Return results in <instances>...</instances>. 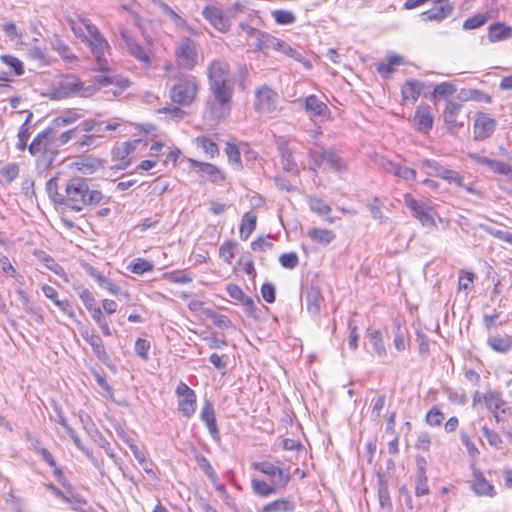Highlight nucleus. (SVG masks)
Returning <instances> with one entry per match:
<instances>
[{
	"instance_id": "nucleus-49",
	"label": "nucleus",
	"mask_w": 512,
	"mask_h": 512,
	"mask_svg": "<svg viewBox=\"0 0 512 512\" xmlns=\"http://www.w3.org/2000/svg\"><path fill=\"white\" fill-rule=\"evenodd\" d=\"M272 16L279 25H290L296 21L295 14L289 10H274Z\"/></svg>"
},
{
	"instance_id": "nucleus-48",
	"label": "nucleus",
	"mask_w": 512,
	"mask_h": 512,
	"mask_svg": "<svg viewBox=\"0 0 512 512\" xmlns=\"http://www.w3.org/2000/svg\"><path fill=\"white\" fill-rule=\"evenodd\" d=\"M311 211L320 216H325L331 212V207L322 199L317 197H310L308 200Z\"/></svg>"
},
{
	"instance_id": "nucleus-58",
	"label": "nucleus",
	"mask_w": 512,
	"mask_h": 512,
	"mask_svg": "<svg viewBox=\"0 0 512 512\" xmlns=\"http://www.w3.org/2000/svg\"><path fill=\"white\" fill-rule=\"evenodd\" d=\"M460 439H461L462 444L465 446L469 456L473 459L477 458L479 456L480 452H479L478 448L476 447V445L473 443V441L470 439V436L468 435V433L465 431H461Z\"/></svg>"
},
{
	"instance_id": "nucleus-13",
	"label": "nucleus",
	"mask_w": 512,
	"mask_h": 512,
	"mask_svg": "<svg viewBox=\"0 0 512 512\" xmlns=\"http://www.w3.org/2000/svg\"><path fill=\"white\" fill-rule=\"evenodd\" d=\"M404 203L412 212L413 217L428 228L436 227L434 218L430 215L424 203L416 200L411 194L404 195Z\"/></svg>"
},
{
	"instance_id": "nucleus-44",
	"label": "nucleus",
	"mask_w": 512,
	"mask_h": 512,
	"mask_svg": "<svg viewBox=\"0 0 512 512\" xmlns=\"http://www.w3.org/2000/svg\"><path fill=\"white\" fill-rule=\"evenodd\" d=\"M203 313L209 318L212 320V322L214 323V325H216L217 327H219L220 329H227L229 327L232 326V322L231 320L226 316V315H223V314H219L217 312H215L214 310L212 309H204L203 310Z\"/></svg>"
},
{
	"instance_id": "nucleus-36",
	"label": "nucleus",
	"mask_w": 512,
	"mask_h": 512,
	"mask_svg": "<svg viewBox=\"0 0 512 512\" xmlns=\"http://www.w3.org/2000/svg\"><path fill=\"white\" fill-rule=\"evenodd\" d=\"M423 89V84L417 80H408L402 86L401 93L404 100L415 102Z\"/></svg>"
},
{
	"instance_id": "nucleus-17",
	"label": "nucleus",
	"mask_w": 512,
	"mask_h": 512,
	"mask_svg": "<svg viewBox=\"0 0 512 512\" xmlns=\"http://www.w3.org/2000/svg\"><path fill=\"white\" fill-rule=\"evenodd\" d=\"M202 15L219 32L225 33L229 30V20L218 7L208 5L203 9Z\"/></svg>"
},
{
	"instance_id": "nucleus-47",
	"label": "nucleus",
	"mask_w": 512,
	"mask_h": 512,
	"mask_svg": "<svg viewBox=\"0 0 512 512\" xmlns=\"http://www.w3.org/2000/svg\"><path fill=\"white\" fill-rule=\"evenodd\" d=\"M46 191L49 197L55 204L62 205V201H64L63 195L64 193H60L58 191L57 178L52 177L46 183Z\"/></svg>"
},
{
	"instance_id": "nucleus-45",
	"label": "nucleus",
	"mask_w": 512,
	"mask_h": 512,
	"mask_svg": "<svg viewBox=\"0 0 512 512\" xmlns=\"http://www.w3.org/2000/svg\"><path fill=\"white\" fill-rule=\"evenodd\" d=\"M195 460L199 466V468L204 472V474L215 483L217 480V474L210 464L209 460L202 454H197L195 456Z\"/></svg>"
},
{
	"instance_id": "nucleus-53",
	"label": "nucleus",
	"mask_w": 512,
	"mask_h": 512,
	"mask_svg": "<svg viewBox=\"0 0 512 512\" xmlns=\"http://www.w3.org/2000/svg\"><path fill=\"white\" fill-rule=\"evenodd\" d=\"M198 147L202 148L210 157L218 154L219 150L215 142L205 136H199L195 139Z\"/></svg>"
},
{
	"instance_id": "nucleus-23",
	"label": "nucleus",
	"mask_w": 512,
	"mask_h": 512,
	"mask_svg": "<svg viewBox=\"0 0 512 512\" xmlns=\"http://www.w3.org/2000/svg\"><path fill=\"white\" fill-rule=\"evenodd\" d=\"M200 419L206 424L212 438L214 440L220 439L217 421L215 417V410L211 402L207 401L200 413Z\"/></svg>"
},
{
	"instance_id": "nucleus-52",
	"label": "nucleus",
	"mask_w": 512,
	"mask_h": 512,
	"mask_svg": "<svg viewBox=\"0 0 512 512\" xmlns=\"http://www.w3.org/2000/svg\"><path fill=\"white\" fill-rule=\"evenodd\" d=\"M91 314L92 319L99 325L104 336H111L112 331L109 327L107 320L105 319L101 308L94 309Z\"/></svg>"
},
{
	"instance_id": "nucleus-59",
	"label": "nucleus",
	"mask_w": 512,
	"mask_h": 512,
	"mask_svg": "<svg viewBox=\"0 0 512 512\" xmlns=\"http://www.w3.org/2000/svg\"><path fill=\"white\" fill-rule=\"evenodd\" d=\"M98 284L112 295L117 296L122 294L121 287L105 276L98 277Z\"/></svg>"
},
{
	"instance_id": "nucleus-28",
	"label": "nucleus",
	"mask_w": 512,
	"mask_h": 512,
	"mask_svg": "<svg viewBox=\"0 0 512 512\" xmlns=\"http://www.w3.org/2000/svg\"><path fill=\"white\" fill-rule=\"evenodd\" d=\"M472 490L479 496L493 497L495 490L492 484L483 476L481 472H475L471 481Z\"/></svg>"
},
{
	"instance_id": "nucleus-42",
	"label": "nucleus",
	"mask_w": 512,
	"mask_h": 512,
	"mask_svg": "<svg viewBox=\"0 0 512 512\" xmlns=\"http://www.w3.org/2000/svg\"><path fill=\"white\" fill-rule=\"evenodd\" d=\"M403 62V59L399 55H390L387 57L386 62H381L377 64V71L378 73L383 76L387 77L389 74H391L394 71V66L400 65Z\"/></svg>"
},
{
	"instance_id": "nucleus-50",
	"label": "nucleus",
	"mask_w": 512,
	"mask_h": 512,
	"mask_svg": "<svg viewBox=\"0 0 512 512\" xmlns=\"http://www.w3.org/2000/svg\"><path fill=\"white\" fill-rule=\"evenodd\" d=\"M481 430L483 436L487 439L490 446L494 447L497 450L503 448V440L496 431L491 430L486 426H483Z\"/></svg>"
},
{
	"instance_id": "nucleus-29",
	"label": "nucleus",
	"mask_w": 512,
	"mask_h": 512,
	"mask_svg": "<svg viewBox=\"0 0 512 512\" xmlns=\"http://www.w3.org/2000/svg\"><path fill=\"white\" fill-rule=\"evenodd\" d=\"M453 12V6L449 3L435 7L433 9L424 11L420 14L422 21H436L441 22L450 16Z\"/></svg>"
},
{
	"instance_id": "nucleus-31",
	"label": "nucleus",
	"mask_w": 512,
	"mask_h": 512,
	"mask_svg": "<svg viewBox=\"0 0 512 512\" xmlns=\"http://www.w3.org/2000/svg\"><path fill=\"white\" fill-rule=\"evenodd\" d=\"M384 169L405 181H414L417 175L414 169L402 166L401 164L392 161H387L384 165Z\"/></svg>"
},
{
	"instance_id": "nucleus-8",
	"label": "nucleus",
	"mask_w": 512,
	"mask_h": 512,
	"mask_svg": "<svg viewBox=\"0 0 512 512\" xmlns=\"http://www.w3.org/2000/svg\"><path fill=\"white\" fill-rule=\"evenodd\" d=\"M278 93L268 86H262L255 91V109L260 113H271L277 109Z\"/></svg>"
},
{
	"instance_id": "nucleus-51",
	"label": "nucleus",
	"mask_w": 512,
	"mask_h": 512,
	"mask_svg": "<svg viewBox=\"0 0 512 512\" xmlns=\"http://www.w3.org/2000/svg\"><path fill=\"white\" fill-rule=\"evenodd\" d=\"M225 152L228 156L230 163L235 165L237 169L242 168L241 153L237 145L228 142L226 144Z\"/></svg>"
},
{
	"instance_id": "nucleus-46",
	"label": "nucleus",
	"mask_w": 512,
	"mask_h": 512,
	"mask_svg": "<svg viewBox=\"0 0 512 512\" xmlns=\"http://www.w3.org/2000/svg\"><path fill=\"white\" fill-rule=\"evenodd\" d=\"M153 268H154V265L152 264V262H150L146 259H142V258H137V259L133 260L130 263V265L128 266V269L132 273L138 274V275H142L145 272L152 271Z\"/></svg>"
},
{
	"instance_id": "nucleus-63",
	"label": "nucleus",
	"mask_w": 512,
	"mask_h": 512,
	"mask_svg": "<svg viewBox=\"0 0 512 512\" xmlns=\"http://www.w3.org/2000/svg\"><path fill=\"white\" fill-rule=\"evenodd\" d=\"M98 138L96 135L88 134L84 135L83 138L76 142V146L78 150L88 151L91 148H95L98 146Z\"/></svg>"
},
{
	"instance_id": "nucleus-7",
	"label": "nucleus",
	"mask_w": 512,
	"mask_h": 512,
	"mask_svg": "<svg viewBox=\"0 0 512 512\" xmlns=\"http://www.w3.org/2000/svg\"><path fill=\"white\" fill-rule=\"evenodd\" d=\"M175 57L181 67L188 70L193 69L197 63L195 42L188 37L183 38L176 48Z\"/></svg>"
},
{
	"instance_id": "nucleus-6",
	"label": "nucleus",
	"mask_w": 512,
	"mask_h": 512,
	"mask_svg": "<svg viewBox=\"0 0 512 512\" xmlns=\"http://www.w3.org/2000/svg\"><path fill=\"white\" fill-rule=\"evenodd\" d=\"M480 404H484L485 408L493 414L496 421H499V411L505 404L500 393L493 390H488L485 393H481L478 390L475 391L472 397V407L476 409Z\"/></svg>"
},
{
	"instance_id": "nucleus-60",
	"label": "nucleus",
	"mask_w": 512,
	"mask_h": 512,
	"mask_svg": "<svg viewBox=\"0 0 512 512\" xmlns=\"http://www.w3.org/2000/svg\"><path fill=\"white\" fill-rule=\"evenodd\" d=\"M159 113L168 115L169 119L178 122L183 119L185 112L178 106L169 105L158 110Z\"/></svg>"
},
{
	"instance_id": "nucleus-18",
	"label": "nucleus",
	"mask_w": 512,
	"mask_h": 512,
	"mask_svg": "<svg viewBox=\"0 0 512 512\" xmlns=\"http://www.w3.org/2000/svg\"><path fill=\"white\" fill-rule=\"evenodd\" d=\"M423 165L435 171V175L448 183H454L457 186H463V176L455 170L447 169L433 160H425Z\"/></svg>"
},
{
	"instance_id": "nucleus-24",
	"label": "nucleus",
	"mask_w": 512,
	"mask_h": 512,
	"mask_svg": "<svg viewBox=\"0 0 512 512\" xmlns=\"http://www.w3.org/2000/svg\"><path fill=\"white\" fill-rule=\"evenodd\" d=\"M417 476L415 480V495L421 497L429 493L428 478L426 476V461L423 457H417Z\"/></svg>"
},
{
	"instance_id": "nucleus-11",
	"label": "nucleus",
	"mask_w": 512,
	"mask_h": 512,
	"mask_svg": "<svg viewBox=\"0 0 512 512\" xmlns=\"http://www.w3.org/2000/svg\"><path fill=\"white\" fill-rule=\"evenodd\" d=\"M94 83L98 86V89L109 88L105 93H111L113 97H117L122 94V92L130 85L127 78L116 74L96 76Z\"/></svg>"
},
{
	"instance_id": "nucleus-39",
	"label": "nucleus",
	"mask_w": 512,
	"mask_h": 512,
	"mask_svg": "<svg viewBox=\"0 0 512 512\" xmlns=\"http://www.w3.org/2000/svg\"><path fill=\"white\" fill-rule=\"evenodd\" d=\"M393 334V344L395 349L399 352L406 350V338L408 335V330L406 327L402 326L398 320H395L393 323Z\"/></svg>"
},
{
	"instance_id": "nucleus-16",
	"label": "nucleus",
	"mask_w": 512,
	"mask_h": 512,
	"mask_svg": "<svg viewBox=\"0 0 512 512\" xmlns=\"http://www.w3.org/2000/svg\"><path fill=\"white\" fill-rule=\"evenodd\" d=\"M55 132L49 126L38 133L28 147L33 156L44 155L48 146L54 142Z\"/></svg>"
},
{
	"instance_id": "nucleus-9",
	"label": "nucleus",
	"mask_w": 512,
	"mask_h": 512,
	"mask_svg": "<svg viewBox=\"0 0 512 512\" xmlns=\"http://www.w3.org/2000/svg\"><path fill=\"white\" fill-rule=\"evenodd\" d=\"M120 37L132 57L137 59L144 68L151 67L152 59L149 50L141 46L126 29L120 31Z\"/></svg>"
},
{
	"instance_id": "nucleus-20",
	"label": "nucleus",
	"mask_w": 512,
	"mask_h": 512,
	"mask_svg": "<svg viewBox=\"0 0 512 512\" xmlns=\"http://www.w3.org/2000/svg\"><path fill=\"white\" fill-rule=\"evenodd\" d=\"M83 339L92 347V350L96 358L104 364H107L110 360L108 353L104 347V343L99 335L84 330L81 332Z\"/></svg>"
},
{
	"instance_id": "nucleus-32",
	"label": "nucleus",
	"mask_w": 512,
	"mask_h": 512,
	"mask_svg": "<svg viewBox=\"0 0 512 512\" xmlns=\"http://www.w3.org/2000/svg\"><path fill=\"white\" fill-rule=\"evenodd\" d=\"M251 488L256 496L262 498L274 495L280 489L277 485L273 484V482L269 484L266 481L260 479H252Z\"/></svg>"
},
{
	"instance_id": "nucleus-57",
	"label": "nucleus",
	"mask_w": 512,
	"mask_h": 512,
	"mask_svg": "<svg viewBox=\"0 0 512 512\" xmlns=\"http://www.w3.org/2000/svg\"><path fill=\"white\" fill-rule=\"evenodd\" d=\"M236 248V243L227 241L224 242L219 248L220 257L228 264L232 262L234 258V250Z\"/></svg>"
},
{
	"instance_id": "nucleus-43",
	"label": "nucleus",
	"mask_w": 512,
	"mask_h": 512,
	"mask_svg": "<svg viewBox=\"0 0 512 512\" xmlns=\"http://www.w3.org/2000/svg\"><path fill=\"white\" fill-rule=\"evenodd\" d=\"M138 143L139 140H135L133 142H125L117 148L116 155L123 162L119 168L125 169L130 164V160L126 161V158L135 151L136 145Z\"/></svg>"
},
{
	"instance_id": "nucleus-10",
	"label": "nucleus",
	"mask_w": 512,
	"mask_h": 512,
	"mask_svg": "<svg viewBox=\"0 0 512 512\" xmlns=\"http://www.w3.org/2000/svg\"><path fill=\"white\" fill-rule=\"evenodd\" d=\"M253 468L269 477L273 480V484L279 488H285L291 480V476L288 470H285L269 461H261L253 463Z\"/></svg>"
},
{
	"instance_id": "nucleus-19",
	"label": "nucleus",
	"mask_w": 512,
	"mask_h": 512,
	"mask_svg": "<svg viewBox=\"0 0 512 512\" xmlns=\"http://www.w3.org/2000/svg\"><path fill=\"white\" fill-rule=\"evenodd\" d=\"M412 121L419 132L428 133L432 129L434 122L430 107L428 105L418 106Z\"/></svg>"
},
{
	"instance_id": "nucleus-54",
	"label": "nucleus",
	"mask_w": 512,
	"mask_h": 512,
	"mask_svg": "<svg viewBox=\"0 0 512 512\" xmlns=\"http://www.w3.org/2000/svg\"><path fill=\"white\" fill-rule=\"evenodd\" d=\"M489 17L486 14H476L468 19H466L463 22V29L464 30H473L477 29L481 26H483L487 21Z\"/></svg>"
},
{
	"instance_id": "nucleus-33",
	"label": "nucleus",
	"mask_w": 512,
	"mask_h": 512,
	"mask_svg": "<svg viewBox=\"0 0 512 512\" xmlns=\"http://www.w3.org/2000/svg\"><path fill=\"white\" fill-rule=\"evenodd\" d=\"M295 503L290 498H279L265 504L259 512H292Z\"/></svg>"
},
{
	"instance_id": "nucleus-3",
	"label": "nucleus",
	"mask_w": 512,
	"mask_h": 512,
	"mask_svg": "<svg viewBox=\"0 0 512 512\" xmlns=\"http://www.w3.org/2000/svg\"><path fill=\"white\" fill-rule=\"evenodd\" d=\"M63 198L62 205L80 212L84 206L98 205L103 195L99 190L89 189L86 179L74 177L66 183Z\"/></svg>"
},
{
	"instance_id": "nucleus-35",
	"label": "nucleus",
	"mask_w": 512,
	"mask_h": 512,
	"mask_svg": "<svg viewBox=\"0 0 512 512\" xmlns=\"http://www.w3.org/2000/svg\"><path fill=\"white\" fill-rule=\"evenodd\" d=\"M512 36V28L503 23H495L489 27L488 39L495 43L508 39Z\"/></svg>"
},
{
	"instance_id": "nucleus-2",
	"label": "nucleus",
	"mask_w": 512,
	"mask_h": 512,
	"mask_svg": "<svg viewBox=\"0 0 512 512\" xmlns=\"http://www.w3.org/2000/svg\"><path fill=\"white\" fill-rule=\"evenodd\" d=\"M69 25L74 35L89 47L95 58V69L109 71V62L105 55L110 52L111 47L98 27L90 19L81 16L70 19Z\"/></svg>"
},
{
	"instance_id": "nucleus-41",
	"label": "nucleus",
	"mask_w": 512,
	"mask_h": 512,
	"mask_svg": "<svg viewBox=\"0 0 512 512\" xmlns=\"http://www.w3.org/2000/svg\"><path fill=\"white\" fill-rule=\"evenodd\" d=\"M489 347L498 353H507L512 349V337L511 336H493L488 338L487 341Z\"/></svg>"
},
{
	"instance_id": "nucleus-12",
	"label": "nucleus",
	"mask_w": 512,
	"mask_h": 512,
	"mask_svg": "<svg viewBox=\"0 0 512 512\" xmlns=\"http://www.w3.org/2000/svg\"><path fill=\"white\" fill-rule=\"evenodd\" d=\"M176 394L179 397L178 410L186 417H190L196 410L197 396L184 382H180L176 388Z\"/></svg>"
},
{
	"instance_id": "nucleus-15",
	"label": "nucleus",
	"mask_w": 512,
	"mask_h": 512,
	"mask_svg": "<svg viewBox=\"0 0 512 512\" xmlns=\"http://www.w3.org/2000/svg\"><path fill=\"white\" fill-rule=\"evenodd\" d=\"M496 121L485 113H478L474 121V139L484 140L495 131Z\"/></svg>"
},
{
	"instance_id": "nucleus-14",
	"label": "nucleus",
	"mask_w": 512,
	"mask_h": 512,
	"mask_svg": "<svg viewBox=\"0 0 512 512\" xmlns=\"http://www.w3.org/2000/svg\"><path fill=\"white\" fill-rule=\"evenodd\" d=\"M277 150L279 152L282 169L298 176L300 170L294 159V149L289 146L288 141L280 139L277 142Z\"/></svg>"
},
{
	"instance_id": "nucleus-37",
	"label": "nucleus",
	"mask_w": 512,
	"mask_h": 512,
	"mask_svg": "<svg viewBox=\"0 0 512 512\" xmlns=\"http://www.w3.org/2000/svg\"><path fill=\"white\" fill-rule=\"evenodd\" d=\"M307 236L314 242L326 246L335 239L333 231L322 228H311L307 231Z\"/></svg>"
},
{
	"instance_id": "nucleus-21",
	"label": "nucleus",
	"mask_w": 512,
	"mask_h": 512,
	"mask_svg": "<svg viewBox=\"0 0 512 512\" xmlns=\"http://www.w3.org/2000/svg\"><path fill=\"white\" fill-rule=\"evenodd\" d=\"M190 166L201 175L206 176L207 179L213 183L224 181L225 176L215 165L205 162H199L194 159H189Z\"/></svg>"
},
{
	"instance_id": "nucleus-25",
	"label": "nucleus",
	"mask_w": 512,
	"mask_h": 512,
	"mask_svg": "<svg viewBox=\"0 0 512 512\" xmlns=\"http://www.w3.org/2000/svg\"><path fill=\"white\" fill-rule=\"evenodd\" d=\"M82 116L83 115L77 109H69L55 117L49 127L53 128L54 132H58L59 129L77 122Z\"/></svg>"
},
{
	"instance_id": "nucleus-40",
	"label": "nucleus",
	"mask_w": 512,
	"mask_h": 512,
	"mask_svg": "<svg viewBox=\"0 0 512 512\" xmlns=\"http://www.w3.org/2000/svg\"><path fill=\"white\" fill-rule=\"evenodd\" d=\"M33 118V113L30 111H27V116L24 121V123L20 126L18 131V142H17V148L20 151H24L27 147V141L30 137V122Z\"/></svg>"
},
{
	"instance_id": "nucleus-27",
	"label": "nucleus",
	"mask_w": 512,
	"mask_h": 512,
	"mask_svg": "<svg viewBox=\"0 0 512 512\" xmlns=\"http://www.w3.org/2000/svg\"><path fill=\"white\" fill-rule=\"evenodd\" d=\"M366 338L372 352L384 362V359L387 357V349L381 332L379 330H372L367 333Z\"/></svg>"
},
{
	"instance_id": "nucleus-34",
	"label": "nucleus",
	"mask_w": 512,
	"mask_h": 512,
	"mask_svg": "<svg viewBox=\"0 0 512 512\" xmlns=\"http://www.w3.org/2000/svg\"><path fill=\"white\" fill-rule=\"evenodd\" d=\"M320 158L323 159L324 162H326L329 167L336 172L345 171L347 168V164L344 159L334 150L322 151Z\"/></svg>"
},
{
	"instance_id": "nucleus-38",
	"label": "nucleus",
	"mask_w": 512,
	"mask_h": 512,
	"mask_svg": "<svg viewBox=\"0 0 512 512\" xmlns=\"http://www.w3.org/2000/svg\"><path fill=\"white\" fill-rule=\"evenodd\" d=\"M257 216L254 213L247 212L243 215L240 224V238L247 240L256 229Z\"/></svg>"
},
{
	"instance_id": "nucleus-64",
	"label": "nucleus",
	"mask_w": 512,
	"mask_h": 512,
	"mask_svg": "<svg viewBox=\"0 0 512 512\" xmlns=\"http://www.w3.org/2000/svg\"><path fill=\"white\" fill-rule=\"evenodd\" d=\"M443 420L444 414L436 406H433L426 414V422L430 426H439Z\"/></svg>"
},
{
	"instance_id": "nucleus-22",
	"label": "nucleus",
	"mask_w": 512,
	"mask_h": 512,
	"mask_svg": "<svg viewBox=\"0 0 512 512\" xmlns=\"http://www.w3.org/2000/svg\"><path fill=\"white\" fill-rule=\"evenodd\" d=\"M462 109V104L448 100L443 111V120L449 130H459L463 124L457 122V117Z\"/></svg>"
},
{
	"instance_id": "nucleus-26",
	"label": "nucleus",
	"mask_w": 512,
	"mask_h": 512,
	"mask_svg": "<svg viewBox=\"0 0 512 512\" xmlns=\"http://www.w3.org/2000/svg\"><path fill=\"white\" fill-rule=\"evenodd\" d=\"M305 110L311 118L326 117L330 113L328 106L313 94L305 98Z\"/></svg>"
},
{
	"instance_id": "nucleus-5",
	"label": "nucleus",
	"mask_w": 512,
	"mask_h": 512,
	"mask_svg": "<svg viewBox=\"0 0 512 512\" xmlns=\"http://www.w3.org/2000/svg\"><path fill=\"white\" fill-rule=\"evenodd\" d=\"M95 90L96 88L94 87L84 88L83 83L78 77L74 75H68L61 79L59 82V86L53 92V98L64 99L70 95L80 92L82 93V96H87L89 93H92Z\"/></svg>"
},
{
	"instance_id": "nucleus-1",
	"label": "nucleus",
	"mask_w": 512,
	"mask_h": 512,
	"mask_svg": "<svg viewBox=\"0 0 512 512\" xmlns=\"http://www.w3.org/2000/svg\"><path fill=\"white\" fill-rule=\"evenodd\" d=\"M209 90L213 100L207 104L214 120H221L230 113L234 92V80L226 61L216 59L208 66Z\"/></svg>"
},
{
	"instance_id": "nucleus-30",
	"label": "nucleus",
	"mask_w": 512,
	"mask_h": 512,
	"mask_svg": "<svg viewBox=\"0 0 512 512\" xmlns=\"http://www.w3.org/2000/svg\"><path fill=\"white\" fill-rule=\"evenodd\" d=\"M322 303L323 297L319 288L311 287L306 291L307 311L311 315L317 316L320 314Z\"/></svg>"
},
{
	"instance_id": "nucleus-4",
	"label": "nucleus",
	"mask_w": 512,
	"mask_h": 512,
	"mask_svg": "<svg viewBox=\"0 0 512 512\" xmlns=\"http://www.w3.org/2000/svg\"><path fill=\"white\" fill-rule=\"evenodd\" d=\"M199 90L197 78L190 74L175 76V83L169 90V96L173 103L180 106H189L196 99Z\"/></svg>"
},
{
	"instance_id": "nucleus-56",
	"label": "nucleus",
	"mask_w": 512,
	"mask_h": 512,
	"mask_svg": "<svg viewBox=\"0 0 512 512\" xmlns=\"http://www.w3.org/2000/svg\"><path fill=\"white\" fill-rule=\"evenodd\" d=\"M58 132H55V138L54 142L57 143L58 146H63L67 144L72 139H75L79 133L78 128L74 127L72 129H68L60 134H57Z\"/></svg>"
},
{
	"instance_id": "nucleus-61",
	"label": "nucleus",
	"mask_w": 512,
	"mask_h": 512,
	"mask_svg": "<svg viewBox=\"0 0 512 512\" xmlns=\"http://www.w3.org/2000/svg\"><path fill=\"white\" fill-rule=\"evenodd\" d=\"M279 262L283 268L294 269L299 264V258L295 252L283 253L279 257Z\"/></svg>"
},
{
	"instance_id": "nucleus-55",
	"label": "nucleus",
	"mask_w": 512,
	"mask_h": 512,
	"mask_svg": "<svg viewBox=\"0 0 512 512\" xmlns=\"http://www.w3.org/2000/svg\"><path fill=\"white\" fill-rule=\"evenodd\" d=\"M1 60L4 64L8 65L14 70L15 75L21 76L24 74L23 63L17 57L11 55H2Z\"/></svg>"
},
{
	"instance_id": "nucleus-62",
	"label": "nucleus",
	"mask_w": 512,
	"mask_h": 512,
	"mask_svg": "<svg viewBox=\"0 0 512 512\" xmlns=\"http://www.w3.org/2000/svg\"><path fill=\"white\" fill-rule=\"evenodd\" d=\"M79 297L90 313H92L94 309L100 308L99 306H97L93 294L88 289L83 288L79 292Z\"/></svg>"
}]
</instances>
